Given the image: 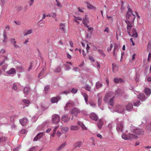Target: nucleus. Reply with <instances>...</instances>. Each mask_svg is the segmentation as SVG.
I'll return each instance as SVG.
<instances>
[{
    "label": "nucleus",
    "instance_id": "1",
    "mask_svg": "<svg viewBox=\"0 0 151 151\" xmlns=\"http://www.w3.org/2000/svg\"><path fill=\"white\" fill-rule=\"evenodd\" d=\"M135 15L133 14L132 10L130 8H128V12L127 14L126 20L134 22L135 18Z\"/></svg>",
    "mask_w": 151,
    "mask_h": 151
},
{
    "label": "nucleus",
    "instance_id": "2",
    "mask_svg": "<svg viewBox=\"0 0 151 151\" xmlns=\"http://www.w3.org/2000/svg\"><path fill=\"white\" fill-rule=\"evenodd\" d=\"M125 22L127 24V31L129 35V36L131 35V28L133 27L134 25V22L130 21L128 20H125Z\"/></svg>",
    "mask_w": 151,
    "mask_h": 151
},
{
    "label": "nucleus",
    "instance_id": "3",
    "mask_svg": "<svg viewBox=\"0 0 151 151\" xmlns=\"http://www.w3.org/2000/svg\"><path fill=\"white\" fill-rule=\"evenodd\" d=\"M60 121V116L57 114H54L52 116V121L55 124H58Z\"/></svg>",
    "mask_w": 151,
    "mask_h": 151
},
{
    "label": "nucleus",
    "instance_id": "4",
    "mask_svg": "<svg viewBox=\"0 0 151 151\" xmlns=\"http://www.w3.org/2000/svg\"><path fill=\"white\" fill-rule=\"evenodd\" d=\"M80 112L81 111L78 108L74 107L72 110L71 111V114L77 117L78 114L80 113Z\"/></svg>",
    "mask_w": 151,
    "mask_h": 151
},
{
    "label": "nucleus",
    "instance_id": "5",
    "mask_svg": "<svg viewBox=\"0 0 151 151\" xmlns=\"http://www.w3.org/2000/svg\"><path fill=\"white\" fill-rule=\"evenodd\" d=\"M28 122V119L27 118L24 117L22 118L19 120V122L20 124L22 126H24Z\"/></svg>",
    "mask_w": 151,
    "mask_h": 151
},
{
    "label": "nucleus",
    "instance_id": "6",
    "mask_svg": "<svg viewBox=\"0 0 151 151\" xmlns=\"http://www.w3.org/2000/svg\"><path fill=\"white\" fill-rule=\"evenodd\" d=\"M70 118L69 117L67 114L63 115L61 118V120L64 122H67L69 120Z\"/></svg>",
    "mask_w": 151,
    "mask_h": 151
},
{
    "label": "nucleus",
    "instance_id": "7",
    "mask_svg": "<svg viewBox=\"0 0 151 151\" xmlns=\"http://www.w3.org/2000/svg\"><path fill=\"white\" fill-rule=\"evenodd\" d=\"M133 132L137 134H142L143 133V132L142 129H136L133 130Z\"/></svg>",
    "mask_w": 151,
    "mask_h": 151
},
{
    "label": "nucleus",
    "instance_id": "8",
    "mask_svg": "<svg viewBox=\"0 0 151 151\" xmlns=\"http://www.w3.org/2000/svg\"><path fill=\"white\" fill-rule=\"evenodd\" d=\"M43 134V132H40L38 133L34 138L33 141H36L38 139L41 138L42 137Z\"/></svg>",
    "mask_w": 151,
    "mask_h": 151
},
{
    "label": "nucleus",
    "instance_id": "9",
    "mask_svg": "<svg viewBox=\"0 0 151 151\" xmlns=\"http://www.w3.org/2000/svg\"><path fill=\"white\" fill-rule=\"evenodd\" d=\"M89 117L91 119L95 121L97 120L98 119V116L97 115L94 113L91 114Z\"/></svg>",
    "mask_w": 151,
    "mask_h": 151
},
{
    "label": "nucleus",
    "instance_id": "10",
    "mask_svg": "<svg viewBox=\"0 0 151 151\" xmlns=\"http://www.w3.org/2000/svg\"><path fill=\"white\" fill-rule=\"evenodd\" d=\"M16 70L15 68H11L6 72V73L9 75L14 74L16 73Z\"/></svg>",
    "mask_w": 151,
    "mask_h": 151
},
{
    "label": "nucleus",
    "instance_id": "11",
    "mask_svg": "<svg viewBox=\"0 0 151 151\" xmlns=\"http://www.w3.org/2000/svg\"><path fill=\"white\" fill-rule=\"evenodd\" d=\"M60 97L59 96L56 97H53L51 99V102L53 103H57L59 100L60 99Z\"/></svg>",
    "mask_w": 151,
    "mask_h": 151
},
{
    "label": "nucleus",
    "instance_id": "12",
    "mask_svg": "<svg viewBox=\"0 0 151 151\" xmlns=\"http://www.w3.org/2000/svg\"><path fill=\"white\" fill-rule=\"evenodd\" d=\"M65 24L63 23H60L59 25V29L62 30L64 33H65Z\"/></svg>",
    "mask_w": 151,
    "mask_h": 151
},
{
    "label": "nucleus",
    "instance_id": "13",
    "mask_svg": "<svg viewBox=\"0 0 151 151\" xmlns=\"http://www.w3.org/2000/svg\"><path fill=\"white\" fill-rule=\"evenodd\" d=\"M133 108V105L132 103H128L126 106V109L129 111H130Z\"/></svg>",
    "mask_w": 151,
    "mask_h": 151
},
{
    "label": "nucleus",
    "instance_id": "14",
    "mask_svg": "<svg viewBox=\"0 0 151 151\" xmlns=\"http://www.w3.org/2000/svg\"><path fill=\"white\" fill-rule=\"evenodd\" d=\"M127 137H128V140H131L137 138L136 136L129 133L127 134Z\"/></svg>",
    "mask_w": 151,
    "mask_h": 151
},
{
    "label": "nucleus",
    "instance_id": "15",
    "mask_svg": "<svg viewBox=\"0 0 151 151\" xmlns=\"http://www.w3.org/2000/svg\"><path fill=\"white\" fill-rule=\"evenodd\" d=\"M138 98L140 100L143 101L145 100V99L147 98H145V95L143 93H140L138 96Z\"/></svg>",
    "mask_w": 151,
    "mask_h": 151
},
{
    "label": "nucleus",
    "instance_id": "16",
    "mask_svg": "<svg viewBox=\"0 0 151 151\" xmlns=\"http://www.w3.org/2000/svg\"><path fill=\"white\" fill-rule=\"evenodd\" d=\"M32 32V29L29 30H26L24 31V36H27L28 35L31 34Z\"/></svg>",
    "mask_w": 151,
    "mask_h": 151
},
{
    "label": "nucleus",
    "instance_id": "17",
    "mask_svg": "<svg viewBox=\"0 0 151 151\" xmlns=\"http://www.w3.org/2000/svg\"><path fill=\"white\" fill-rule=\"evenodd\" d=\"M123 128L122 124L120 123L117 126L116 129L118 132H122V131Z\"/></svg>",
    "mask_w": 151,
    "mask_h": 151
},
{
    "label": "nucleus",
    "instance_id": "18",
    "mask_svg": "<svg viewBox=\"0 0 151 151\" xmlns=\"http://www.w3.org/2000/svg\"><path fill=\"white\" fill-rule=\"evenodd\" d=\"M103 124V122L101 119H100L97 123V125L99 129H101Z\"/></svg>",
    "mask_w": 151,
    "mask_h": 151
},
{
    "label": "nucleus",
    "instance_id": "19",
    "mask_svg": "<svg viewBox=\"0 0 151 151\" xmlns=\"http://www.w3.org/2000/svg\"><path fill=\"white\" fill-rule=\"evenodd\" d=\"M118 50L117 46L115 45L114 47V50L113 52L114 55L115 57V58H116L117 56V53L116 52V51H117Z\"/></svg>",
    "mask_w": 151,
    "mask_h": 151
},
{
    "label": "nucleus",
    "instance_id": "20",
    "mask_svg": "<svg viewBox=\"0 0 151 151\" xmlns=\"http://www.w3.org/2000/svg\"><path fill=\"white\" fill-rule=\"evenodd\" d=\"M132 37H135L136 38L137 36V32H136L135 29L134 28H132Z\"/></svg>",
    "mask_w": 151,
    "mask_h": 151
},
{
    "label": "nucleus",
    "instance_id": "21",
    "mask_svg": "<svg viewBox=\"0 0 151 151\" xmlns=\"http://www.w3.org/2000/svg\"><path fill=\"white\" fill-rule=\"evenodd\" d=\"M82 144V143L81 142H78L76 143L74 145V147L76 149H79L80 148Z\"/></svg>",
    "mask_w": 151,
    "mask_h": 151
},
{
    "label": "nucleus",
    "instance_id": "22",
    "mask_svg": "<svg viewBox=\"0 0 151 151\" xmlns=\"http://www.w3.org/2000/svg\"><path fill=\"white\" fill-rule=\"evenodd\" d=\"M69 128L67 127H63L61 128V131L63 133H65L68 132Z\"/></svg>",
    "mask_w": 151,
    "mask_h": 151
},
{
    "label": "nucleus",
    "instance_id": "23",
    "mask_svg": "<svg viewBox=\"0 0 151 151\" xmlns=\"http://www.w3.org/2000/svg\"><path fill=\"white\" fill-rule=\"evenodd\" d=\"M30 90L29 88L25 87L24 90V93L25 95H27L30 92Z\"/></svg>",
    "mask_w": 151,
    "mask_h": 151
},
{
    "label": "nucleus",
    "instance_id": "24",
    "mask_svg": "<svg viewBox=\"0 0 151 151\" xmlns=\"http://www.w3.org/2000/svg\"><path fill=\"white\" fill-rule=\"evenodd\" d=\"M82 95L84 98L87 104L88 97V95L85 93L84 92L82 93Z\"/></svg>",
    "mask_w": 151,
    "mask_h": 151
},
{
    "label": "nucleus",
    "instance_id": "25",
    "mask_svg": "<svg viewBox=\"0 0 151 151\" xmlns=\"http://www.w3.org/2000/svg\"><path fill=\"white\" fill-rule=\"evenodd\" d=\"M144 93L147 96H149L151 93L150 90L149 88H146L144 91Z\"/></svg>",
    "mask_w": 151,
    "mask_h": 151
},
{
    "label": "nucleus",
    "instance_id": "26",
    "mask_svg": "<svg viewBox=\"0 0 151 151\" xmlns=\"http://www.w3.org/2000/svg\"><path fill=\"white\" fill-rule=\"evenodd\" d=\"M74 105V103L70 101L69 102L66 104V105L65 106V108L67 109L66 108L68 107H70L71 106H73Z\"/></svg>",
    "mask_w": 151,
    "mask_h": 151
},
{
    "label": "nucleus",
    "instance_id": "27",
    "mask_svg": "<svg viewBox=\"0 0 151 151\" xmlns=\"http://www.w3.org/2000/svg\"><path fill=\"white\" fill-rule=\"evenodd\" d=\"M114 96H113L109 101L108 103L111 106H113L114 105L113 101L114 99Z\"/></svg>",
    "mask_w": 151,
    "mask_h": 151
},
{
    "label": "nucleus",
    "instance_id": "28",
    "mask_svg": "<svg viewBox=\"0 0 151 151\" xmlns=\"http://www.w3.org/2000/svg\"><path fill=\"white\" fill-rule=\"evenodd\" d=\"M19 114H14L12 115L10 117V120L12 122L14 121V118L17 116H18Z\"/></svg>",
    "mask_w": 151,
    "mask_h": 151
},
{
    "label": "nucleus",
    "instance_id": "29",
    "mask_svg": "<svg viewBox=\"0 0 151 151\" xmlns=\"http://www.w3.org/2000/svg\"><path fill=\"white\" fill-rule=\"evenodd\" d=\"M102 86V84L101 83L99 82L98 81L96 82V86L97 89H98L101 87Z\"/></svg>",
    "mask_w": 151,
    "mask_h": 151
},
{
    "label": "nucleus",
    "instance_id": "30",
    "mask_svg": "<svg viewBox=\"0 0 151 151\" xmlns=\"http://www.w3.org/2000/svg\"><path fill=\"white\" fill-rule=\"evenodd\" d=\"M70 128L72 130H78V127L77 126H71Z\"/></svg>",
    "mask_w": 151,
    "mask_h": 151
},
{
    "label": "nucleus",
    "instance_id": "31",
    "mask_svg": "<svg viewBox=\"0 0 151 151\" xmlns=\"http://www.w3.org/2000/svg\"><path fill=\"white\" fill-rule=\"evenodd\" d=\"M111 94V93L110 92L107 93L105 96L104 98L105 101H107L109 98V96H110V95Z\"/></svg>",
    "mask_w": 151,
    "mask_h": 151
},
{
    "label": "nucleus",
    "instance_id": "32",
    "mask_svg": "<svg viewBox=\"0 0 151 151\" xmlns=\"http://www.w3.org/2000/svg\"><path fill=\"white\" fill-rule=\"evenodd\" d=\"M98 51L100 54L102 55V56H103L104 57L105 56V54L104 53L103 51L102 50L100 49H98Z\"/></svg>",
    "mask_w": 151,
    "mask_h": 151
},
{
    "label": "nucleus",
    "instance_id": "33",
    "mask_svg": "<svg viewBox=\"0 0 151 151\" xmlns=\"http://www.w3.org/2000/svg\"><path fill=\"white\" fill-rule=\"evenodd\" d=\"M17 69L18 70H19V71L20 72L24 71V69L22 67V66L21 65L18 66L17 67Z\"/></svg>",
    "mask_w": 151,
    "mask_h": 151
},
{
    "label": "nucleus",
    "instance_id": "34",
    "mask_svg": "<svg viewBox=\"0 0 151 151\" xmlns=\"http://www.w3.org/2000/svg\"><path fill=\"white\" fill-rule=\"evenodd\" d=\"M66 143H64L63 144L61 145H60L58 149V150H60L61 149L63 148L66 145Z\"/></svg>",
    "mask_w": 151,
    "mask_h": 151
},
{
    "label": "nucleus",
    "instance_id": "35",
    "mask_svg": "<svg viewBox=\"0 0 151 151\" xmlns=\"http://www.w3.org/2000/svg\"><path fill=\"white\" fill-rule=\"evenodd\" d=\"M22 102L25 105L28 104L30 103V101L29 100L26 99H23Z\"/></svg>",
    "mask_w": 151,
    "mask_h": 151
},
{
    "label": "nucleus",
    "instance_id": "36",
    "mask_svg": "<svg viewBox=\"0 0 151 151\" xmlns=\"http://www.w3.org/2000/svg\"><path fill=\"white\" fill-rule=\"evenodd\" d=\"M88 21V19L86 17V16L85 17V18L83 19V22L84 25L87 24L86 22Z\"/></svg>",
    "mask_w": 151,
    "mask_h": 151
},
{
    "label": "nucleus",
    "instance_id": "37",
    "mask_svg": "<svg viewBox=\"0 0 151 151\" xmlns=\"http://www.w3.org/2000/svg\"><path fill=\"white\" fill-rule=\"evenodd\" d=\"M122 138L125 139V140H128V137H127V135L125 134H123L122 136Z\"/></svg>",
    "mask_w": 151,
    "mask_h": 151
},
{
    "label": "nucleus",
    "instance_id": "38",
    "mask_svg": "<svg viewBox=\"0 0 151 151\" xmlns=\"http://www.w3.org/2000/svg\"><path fill=\"white\" fill-rule=\"evenodd\" d=\"M18 87L15 83H13L12 86V89L15 91H17V90Z\"/></svg>",
    "mask_w": 151,
    "mask_h": 151
},
{
    "label": "nucleus",
    "instance_id": "39",
    "mask_svg": "<svg viewBox=\"0 0 151 151\" xmlns=\"http://www.w3.org/2000/svg\"><path fill=\"white\" fill-rule=\"evenodd\" d=\"M140 104V101H137L136 102L134 103V106H138Z\"/></svg>",
    "mask_w": 151,
    "mask_h": 151
},
{
    "label": "nucleus",
    "instance_id": "40",
    "mask_svg": "<svg viewBox=\"0 0 151 151\" xmlns=\"http://www.w3.org/2000/svg\"><path fill=\"white\" fill-rule=\"evenodd\" d=\"M85 89L88 91H90L91 90V87L88 85H86L85 86Z\"/></svg>",
    "mask_w": 151,
    "mask_h": 151
},
{
    "label": "nucleus",
    "instance_id": "41",
    "mask_svg": "<svg viewBox=\"0 0 151 151\" xmlns=\"http://www.w3.org/2000/svg\"><path fill=\"white\" fill-rule=\"evenodd\" d=\"M61 71V68L60 66H58L57 67L56 69L55 70V71L59 73Z\"/></svg>",
    "mask_w": 151,
    "mask_h": 151
},
{
    "label": "nucleus",
    "instance_id": "42",
    "mask_svg": "<svg viewBox=\"0 0 151 151\" xmlns=\"http://www.w3.org/2000/svg\"><path fill=\"white\" fill-rule=\"evenodd\" d=\"M78 90L76 88H73L71 91V92L72 93H76L77 92Z\"/></svg>",
    "mask_w": 151,
    "mask_h": 151
},
{
    "label": "nucleus",
    "instance_id": "43",
    "mask_svg": "<svg viewBox=\"0 0 151 151\" xmlns=\"http://www.w3.org/2000/svg\"><path fill=\"white\" fill-rule=\"evenodd\" d=\"M6 138L5 137H2L0 138V141L1 142H4L6 141Z\"/></svg>",
    "mask_w": 151,
    "mask_h": 151
},
{
    "label": "nucleus",
    "instance_id": "44",
    "mask_svg": "<svg viewBox=\"0 0 151 151\" xmlns=\"http://www.w3.org/2000/svg\"><path fill=\"white\" fill-rule=\"evenodd\" d=\"M87 7L88 8L91 9H93L94 8V7L93 6L89 4H88Z\"/></svg>",
    "mask_w": 151,
    "mask_h": 151
},
{
    "label": "nucleus",
    "instance_id": "45",
    "mask_svg": "<svg viewBox=\"0 0 151 151\" xmlns=\"http://www.w3.org/2000/svg\"><path fill=\"white\" fill-rule=\"evenodd\" d=\"M3 37L4 38V40H3V42H4L5 40L7 38L6 34L5 32V31L3 33Z\"/></svg>",
    "mask_w": 151,
    "mask_h": 151
},
{
    "label": "nucleus",
    "instance_id": "46",
    "mask_svg": "<svg viewBox=\"0 0 151 151\" xmlns=\"http://www.w3.org/2000/svg\"><path fill=\"white\" fill-rule=\"evenodd\" d=\"M5 52V51L4 49H2L0 51V53L1 54H4Z\"/></svg>",
    "mask_w": 151,
    "mask_h": 151
},
{
    "label": "nucleus",
    "instance_id": "47",
    "mask_svg": "<svg viewBox=\"0 0 151 151\" xmlns=\"http://www.w3.org/2000/svg\"><path fill=\"white\" fill-rule=\"evenodd\" d=\"M51 16L53 18H55L56 16V14L53 12L51 13Z\"/></svg>",
    "mask_w": 151,
    "mask_h": 151
},
{
    "label": "nucleus",
    "instance_id": "48",
    "mask_svg": "<svg viewBox=\"0 0 151 151\" xmlns=\"http://www.w3.org/2000/svg\"><path fill=\"white\" fill-rule=\"evenodd\" d=\"M112 70H114V68H117V67L116 66V65L115 63H113L112 64Z\"/></svg>",
    "mask_w": 151,
    "mask_h": 151
},
{
    "label": "nucleus",
    "instance_id": "49",
    "mask_svg": "<svg viewBox=\"0 0 151 151\" xmlns=\"http://www.w3.org/2000/svg\"><path fill=\"white\" fill-rule=\"evenodd\" d=\"M104 32H107V33H109V29L108 27H105V29L104 30Z\"/></svg>",
    "mask_w": 151,
    "mask_h": 151
},
{
    "label": "nucleus",
    "instance_id": "50",
    "mask_svg": "<svg viewBox=\"0 0 151 151\" xmlns=\"http://www.w3.org/2000/svg\"><path fill=\"white\" fill-rule=\"evenodd\" d=\"M56 1L57 3V6L59 7H61L62 5L60 4L59 2L57 0H56Z\"/></svg>",
    "mask_w": 151,
    "mask_h": 151
},
{
    "label": "nucleus",
    "instance_id": "51",
    "mask_svg": "<svg viewBox=\"0 0 151 151\" xmlns=\"http://www.w3.org/2000/svg\"><path fill=\"white\" fill-rule=\"evenodd\" d=\"M21 132L22 134H25L27 132V131L25 129H22L21 131Z\"/></svg>",
    "mask_w": 151,
    "mask_h": 151
},
{
    "label": "nucleus",
    "instance_id": "52",
    "mask_svg": "<svg viewBox=\"0 0 151 151\" xmlns=\"http://www.w3.org/2000/svg\"><path fill=\"white\" fill-rule=\"evenodd\" d=\"M50 87L49 86H47L45 87V90L46 91H48V90L49 88Z\"/></svg>",
    "mask_w": 151,
    "mask_h": 151
},
{
    "label": "nucleus",
    "instance_id": "53",
    "mask_svg": "<svg viewBox=\"0 0 151 151\" xmlns=\"http://www.w3.org/2000/svg\"><path fill=\"white\" fill-rule=\"evenodd\" d=\"M90 47L88 44L87 45V46L86 48V51L87 52H88L89 50L90 49Z\"/></svg>",
    "mask_w": 151,
    "mask_h": 151
},
{
    "label": "nucleus",
    "instance_id": "54",
    "mask_svg": "<svg viewBox=\"0 0 151 151\" xmlns=\"http://www.w3.org/2000/svg\"><path fill=\"white\" fill-rule=\"evenodd\" d=\"M113 47V45H112V44H110V46L109 48H108V51H111V50L112 48Z\"/></svg>",
    "mask_w": 151,
    "mask_h": 151
},
{
    "label": "nucleus",
    "instance_id": "55",
    "mask_svg": "<svg viewBox=\"0 0 151 151\" xmlns=\"http://www.w3.org/2000/svg\"><path fill=\"white\" fill-rule=\"evenodd\" d=\"M61 134V132L59 131L58 130L57 132V136L58 137H60Z\"/></svg>",
    "mask_w": 151,
    "mask_h": 151
},
{
    "label": "nucleus",
    "instance_id": "56",
    "mask_svg": "<svg viewBox=\"0 0 151 151\" xmlns=\"http://www.w3.org/2000/svg\"><path fill=\"white\" fill-rule=\"evenodd\" d=\"M114 81L115 83H117L119 82V79L118 78H115L114 79Z\"/></svg>",
    "mask_w": 151,
    "mask_h": 151
},
{
    "label": "nucleus",
    "instance_id": "57",
    "mask_svg": "<svg viewBox=\"0 0 151 151\" xmlns=\"http://www.w3.org/2000/svg\"><path fill=\"white\" fill-rule=\"evenodd\" d=\"M81 127L83 126V124L82 122L78 121L77 123Z\"/></svg>",
    "mask_w": 151,
    "mask_h": 151
},
{
    "label": "nucleus",
    "instance_id": "58",
    "mask_svg": "<svg viewBox=\"0 0 151 151\" xmlns=\"http://www.w3.org/2000/svg\"><path fill=\"white\" fill-rule=\"evenodd\" d=\"M89 59L91 61L94 62L95 61L94 58L92 56H90Z\"/></svg>",
    "mask_w": 151,
    "mask_h": 151
},
{
    "label": "nucleus",
    "instance_id": "59",
    "mask_svg": "<svg viewBox=\"0 0 151 151\" xmlns=\"http://www.w3.org/2000/svg\"><path fill=\"white\" fill-rule=\"evenodd\" d=\"M99 47H96L95 46H93V50L94 51H96L97 50L98 51V50L99 49H98V48Z\"/></svg>",
    "mask_w": 151,
    "mask_h": 151
},
{
    "label": "nucleus",
    "instance_id": "60",
    "mask_svg": "<svg viewBox=\"0 0 151 151\" xmlns=\"http://www.w3.org/2000/svg\"><path fill=\"white\" fill-rule=\"evenodd\" d=\"M58 126H56V127H54V129L53 130V132L56 133V130L58 128Z\"/></svg>",
    "mask_w": 151,
    "mask_h": 151
},
{
    "label": "nucleus",
    "instance_id": "61",
    "mask_svg": "<svg viewBox=\"0 0 151 151\" xmlns=\"http://www.w3.org/2000/svg\"><path fill=\"white\" fill-rule=\"evenodd\" d=\"M32 63H30V66L29 67V68H28V69H27V70L28 71H30V70L32 69Z\"/></svg>",
    "mask_w": 151,
    "mask_h": 151
},
{
    "label": "nucleus",
    "instance_id": "62",
    "mask_svg": "<svg viewBox=\"0 0 151 151\" xmlns=\"http://www.w3.org/2000/svg\"><path fill=\"white\" fill-rule=\"evenodd\" d=\"M6 65H3L2 67L1 68L4 71H5L6 70Z\"/></svg>",
    "mask_w": 151,
    "mask_h": 151
},
{
    "label": "nucleus",
    "instance_id": "63",
    "mask_svg": "<svg viewBox=\"0 0 151 151\" xmlns=\"http://www.w3.org/2000/svg\"><path fill=\"white\" fill-rule=\"evenodd\" d=\"M147 80L148 82H151V76L147 77Z\"/></svg>",
    "mask_w": 151,
    "mask_h": 151
},
{
    "label": "nucleus",
    "instance_id": "64",
    "mask_svg": "<svg viewBox=\"0 0 151 151\" xmlns=\"http://www.w3.org/2000/svg\"><path fill=\"white\" fill-rule=\"evenodd\" d=\"M65 67L67 70H69L71 69V67L67 65H65Z\"/></svg>",
    "mask_w": 151,
    "mask_h": 151
}]
</instances>
